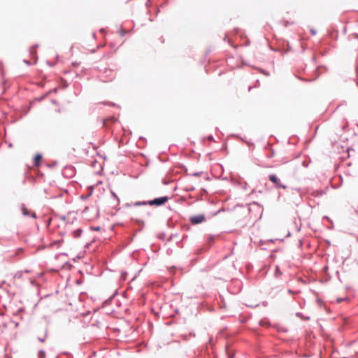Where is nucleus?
Returning <instances> with one entry per match:
<instances>
[{
	"label": "nucleus",
	"instance_id": "2eb2a0df",
	"mask_svg": "<svg viewBox=\"0 0 358 358\" xmlns=\"http://www.w3.org/2000/svg\"><path fill=\"white\" fill-rule=\"evenodd\" d=\"M119 31H120V35H121L122 36H125V34H127V31H125V30H124V29H120Z\"/></svg>",
	"mask_w": 358,
	"mask_h": 358
},
{
	"label": "nucleus",
	"instance_id": "7c9ffc66",
	"mask_svg": "<svg viewBox=\"0 0 358 358\" xmlns=\"http://www.w3.org/2000/svg\"><path fill=\"white\" fill-rule=\"evenodd\" d=\"M355 37H356L357 38H358V34H355Z\"/></svg>",
	"mask_w": 358,
	"mask_h": 358
},
{
	"label": "nucleus",
	"instance_id": "393cba45",
	"mask_svg": "<svg viewBox=\"0 0 358 358\" xmlns=\"http://www.w3.org/2000/svg\"><path fill=\"white\" fill-rule=\"evenodd\" d=\"M343 301V299H338V302H341V301Z\"/></svg>",
	"mask_w": 358,
	"mask_h": 358
},
{
	"label": "nucleus",
	"instance_id": "0eeeda50",
	"mask_svg": "<svg viewBox=\"0 0 358 358\" xmlns=\"http://www.w3.org/2000/svg\"><path fill=\"white\" fill-rule=\"evenodd\" d=\"M146 205H148V201H136V202H134V203H133L131 204H129V203H127L126 204L127 206H146Z\"/></svg>",
	"mask_w": 358,
	"mask_h": 358
},
{
	"label": "nucleus",
	"instance_id": "7ed1b4c3",
	"mask_svg": "<svg viewBox=\"0 0 358 358\" xmlns=\"http://www.w3.org/2000/svg\"><path fill=\"white\" fill-rule=\"evenodd\" d=\"M268 179L271 182H272L275 186L278 188H282V189H286L287 187V185H282L281 182H280V180H279V178L277 177L276 175L275 174H270L268 176Z\"/></svg>",
	"mask_w": 358,
	"mask_h": 358
},
{
	"label": "nucleus",
	"instance_id": "c756f323",
	"mask_svg": "<svg viewBox=\"0 0 358 358\" xmlns=\"http://www.w3.org/2000/svg\"><path fill=\"white\" fill-rule=\"evenodd\" d=\"M162 238H164L165 234H162Z\"/></svg>",
	"mask_w": 358,
	"mask_h": 358
},
{
	"label": "nucleus",
	"instance_id": "4be33fe9",
	"mask_svg": "<svg viewBox=\"0 0 358 358\" xmlns=\"http://www.w3.org/2000/svg\"><path fill=\"white\" fill-rule=\"evenodd\" d=\"M113 197L117 199V195L115 193H113Z\"/></svg>",
	"mask_w": 358,
	"mask_h": 358
},
{
	"label": "nucleus",
	"instance_id": "5701e85b",
	"mask_svg": "<svg viewBox=\"0 0 358 358\" xmlns=\"http://www.w3.org/2000/svg\"><path fill=\"white\" fill-rule=\"evenodd\" d=\"M262 73H263L264 74L266 75V76H268V73H266L264 71H262Z\"/></svg>",
	"mask_w": 358,
	"mask_h": 358
},
{
	"label": "nucleus",
	"instance_id": "412c9836",
	"mask_svg": "<svg viewBox=\"0 0 358 358\" xmlns=\"http://www.w3.org/2000/svg\"><path fill=\"white\" fill-rule=\"evenodd\" d=\"M31 216H32L33 217H34V218H35V217H36V213H33L31 214Z\"/></svg>",
	"mask_w": 358,
	"mask_h": 358
},
{
	"label": "nucleus",
	"instance_id": "f03ea898",
	"mask_svg": "<svg viewBox=\"0 0 358 358\" xmlns=\"http://www.w3.org/2000/svg\"><path fill=\"white\" fill-rule=\"evenodd\" d=\"M169 199L170 197L164 196L148 201V203L150 206H161L167 202Z\"/></svg>",
	"mask_w": 358,
	"mask_h": 358
},
{
	"label": "nucleus",
	"instance_id": "423d86ee",
	"mask_svg": "<svg viewBox=\"0 0 358 358\" xmlns=\"http://www.w3.org/2000/svg\"><path fill=\"white\" fill-rule=\"evenodd\" d=\"M327 192V189H316V190H310L308 191V194L314 197H320L324 195Z\"/></svg>",
	"mask_w": 358,
	"mask_h": 358
},
{
	"label": "nucleus",
	"instance_id": "dca6fc26",
	"mask_svg": "<svg viewBox=\"0 0 358 358\" xmlns=\"http://www.w3.org/2000/svg\"><path fill=\"white\" fill-rule=\"evenodd\" d=\"M201 173H202V172H195V173H192V176H201Z\"/></svg>",
	"mask_w": 358,
	"mask_h": 358
},
{
	"label": "nucleus",
	"instance_id": "9b49d317",
	"mask_svg": "<svg viewBox=\"0 0 358 358\" xmlns=\"http://www.w3.org/2000/svg\"><path fill=\"white\" fill-rule=\"evenodd\" d=\"M82 231H82V229H78L75 230V231L73 232V236H74L75 238H78V237H80V236H81Z\"/></svg>",
	"mask_w": 358,
	"mask_h": 358
},
{
	"label": "nucleus",
	"instance_id": "473e14b6",
	"mask_svg": "<svg viewBox=\"0 0 358 358\" xmlns=\"http://www.w3.org/2000/svg\"><path fill=\"white\" fill-rule=\"evenodd\" d=\"M56 358H57V357H56Z\"/></svg>",
	"mask_w": 358,
	"mask_h": 358
},
{
	"label": "nucleus",
	"instance_id": "4468645a",
	"mask_svg": "<svg viewBox=\"0 0 358 358\" xmlns=\"http://www.w3.org/2000/svg\"><path fill=\"white\" fill-rule=\"evenodd\" d=\"M195 189V188L192 186H189L185 188L186 192H192Z\"/></svg>",
	"mask_w": 358,
	"mask_h": 358
},
{
	"label": "nucleus",
	"instance_id": "cd10ccee",
	"mask_svg": "<svg viewBox=\"0 0 358 358\" xmlns=\"http://www.w3.org/2000/svg\"><path fill=\"white\" fill-rule=\"evenodd\" d=\"M99 229H100V227H97L95 229V230L98 231V230H99Z\"/></svg>",
	"mask_w": 358,
	"mask_h": 358
},
{
	"label": "nucleus",
	"instance_id": "ddd939ff",
	"mask_svg": "<svg viewBox=\"0 0 358 358\" xmlns=\"http://www.w3.org/2000/svg\"><path fill=\"white\" fill-rule=\"evenodd\" d=\"M45 353L43 350H40L39 351V354H38V357L39 358H45Z\"/></svg>",
	"mask_w": 358,
	"mask_h": 358
},
{
	"label": "nucleus",
	"instance_id": "6ab92c4d",
	"mask_svg": "<svg viewBox=\"0 0 358 358\" xmlns=\"http://www.w3.org/2000/svg\"><path fill=\"white\" fill-rule=\"evenodd\" d=\"M288 293H289V294H294V291H292V289H288Z\"/></svg>",
	"mask_w": 358,
	"mask_h": 358
},
{
	"label": "nucleus",
	"instance_id": "f257e3e1",
	"mask_svg": "<svg viewBox=\"0 0 358 358\" xmlns=\"http://www.w3.org/2000/svg\"><path fill=\"white\" fill-rule=\"evenodd\" d=\"M290 200H292V203L296 206L301 203L302 201V192L301 188L292 189Z\"/></svg>",
	"mask_w": 358,
	"mask_h": 358
},
{
	"label": "nucleus",
	"instance_id": "f3484780",
	"mask_svg": "<svg viewBox=\"0 0 358 358\" xmlns=\"http://www.w3.org/2000/svg\"><path fill=\"white\" fill-rule=\"evenodd\" d=\"M178 235L177 234H171L170 236V237L169 238V240L168 241H171L172 240L174 237H176Z\"/></svg>",
	"mask_w": 358,
	"mask_h": 358
},
{
	"label": "nucleus",
	"instance_id": "20e7f679",
	"mask_svg": "<svg viewBox=\"0 0 358 358\" xmlns=\"http://www.w3.org/2000/svg\"><path fill=\"white\" fill-rule=\"evenodd\" d=\"M206 220V216L204 214H199L193 215L189 217V221L192 224H199Z\"/></svg>",
	"mask_w": 358,
	"mask_h": 358
},
{
	"label": "nucleus",
	"instance_id": "2f4dec72",
	"mask_svg": "<svg viewBox=\"0 0 358 358\" xmlns=\"http://www.w3.org/2000/svg\"><path fill=\"white\" fill-rule=\"evenodd\" d=\"M72 64L75 66V65H76L77 64H76V63H75V62H73Z\"/></svg>",
	"mask_w": 358,
	"mask_h": 358
},
{
	"label": "nucleus",
	"instance_id": "39448f33",
	"mask_svg": "<svg viewBox=\"0 0 358 358\" xmlns=\"http://www.w3.org/2000/svg\"><path fill=\"white\" fill-rule=\"evenodd\" d=\"M62 175L65 178H72L75 175L74 167L71 166L64 167V169L62 171Z\"/></svg>",
	"mask_w": 358,
	"mask_h": 358
},
{
	"label": "nucleus",
	"instance_id": "c85d7f7f",
	"mask_svg": "<svg viewBox=\"0 0 358 358\" xmlns=\"http://www.w3.org/2000/svg\"><path fill=\"white\" fill-rule=\"evenodd\" d=\"M252 89V87H249L248 90L250 91Z\"/></svg>",
	"mask_w": 358,
	"mask_h": 358
},
{
	"label": "nucleus",
	"instance_id": "6e6552de",
	"mask_svg": "<svg viewBox=\"0 0 358 358\" xmlns=\"http://www.w3.org/2000/svg\"><path fill=\"white\" fill-rule=\"evenodd\" d=\"M42 159V155L41 154H37L34 157V165L36 166H39L40 162Z\"/></svg>",
	"mask_w": 358,
	"mask_h": 358
},
{
	"label": "nucleus",
	"instance_id": "f8f14e48",
	"mask_svg": "<svg viewBox=\"0 0 358 358\" xmlns=\"http://www.w3.org/2000/svg\"><path fill=\"white\" fill-rule=\"evenodd\" d=\"M22 212L23 215L27 216L29 215V210L25 208L24 205L22 206Z\"/></svg>",
	"mask_w": 358,
	"mask_h": 358
},
{
	"label": "nucleus",
	"instance_id": "aec40b11",
	"mask_svg": "<svg viewBox=\"0 0 358 358\" xmlns=\"http://www.w3.org/2000/svg\"><path fill=\"white\" fill-rule=\"evenodd\" d=\"M311 33L315 35L316 34V31L313 29H311Z\"/></svg>",
	"mask_w": 358,
	"mask_h": 358
},
{
	"label": "nucleus",
	"instance_id": "9d476101",
	"mask_svg": "<svg viewBox=\"0 0 358 358\" xmlns=\"http://www.w3.org/2000/svg\"><path fill=\"white\" fill-rule=\"evenodd\" d=\"M38 44H36L34 46L31 47L29 50L30 55L32 57H35L36 55V48H38Z\"/></svg>",
	"mask_w": 358,
	"mask_h": 358
},
{
	"label": "nucleus",
	"instance_id": "a878e982",
	"mask_svg": "<svg viewBox=\"0 0 358 358\" xmlns=\"http://www.w3.org/2000/svg\"><path fill=\"white\" fill-rule=\"evenodd\" d=\"M174 269V267H172L171 268H170V272H172V270Z\"/></svg>",
	"mask_w": 358,
	"mask_h": 358
},
{
	"label": "nucleus",
	"instance_id": "bb28decb",
	"mask_svg": "<svg viewBox=\"0 0 358 358\" xmlns=\"http://www.w3.org/2000/svg\"><path fill=\"white\" fill-rule=\"evenodd\" d=\"M13 146V144L12 143H10L9 144V147L11 148Z\"/></svg>",
	"mask_w": 358,
	"mask_h": 358
},
{
	"label": "nucleus",
	"instance_id": "1a4fd4ad",
	"mask_svg": "<svg viewBox=\"0 0 358 358\" xmlns=\"http://www.w3.org/2000/svg\"><path fill=\"white\" fill-rule=\"evenodd\" d=\"M43 332H44V334H43V336H38V340L42 343H43L45 341L47 336H48V328L47 327H45L44 329Z\"/></svg>",
	"mask_w": 358,
	"mask_h": 358
},
{
	"label": "nucleus",
	"instance_id": "b1692460",
	"mask_svg": "<svg viewBox=\"0 0 358 358\" xmlns=\"http://www.w3.org/2000/svg\"><path fill=\"white\" fill-rule=\"evenodd\" d=\"M296 315V316L299 317V316H301V313H297Z\"/></svg>",
	"mask_w": 358,
	"mask_h": 358
},
{
	"label": "nucleus",
	"instance_id": "a211bd4d",
	"mask_svg": "<svg viewBox=\"0 0 358 358\" xmlns=\"http://www.w3.org/2000/svg\"><path fill=\"white\" fill-rule=\"evenodd\" d=\"M208 139L209 141H213V136L210 135V136H209L208 137Z\"/></svg>",
	"mask_w": 358,
	"mask_h": 358
}]
</instances>
